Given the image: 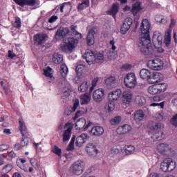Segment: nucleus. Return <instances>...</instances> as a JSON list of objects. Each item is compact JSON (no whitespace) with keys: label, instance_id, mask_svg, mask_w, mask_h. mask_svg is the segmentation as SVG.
Returning <instances> with one entry per match:
<instances>
[{"label":"nucleus","instance_id":"obj_1","mask_svg":"<svg viewBox=\"0 0 177 177\" xmlns=\"http://www.w3.org/2000/svg\"><path fill=\"white\" fill-rule=\"evenodd\" d=\"M163 128L164 125L160 122H153L148 125L149 133L153 135L152 138L155 140H161L162 139L164 135Z\"/></svg>","mask_w":177,"mask_h":177},{"label":"nucleus","instance_id":"obj_2","mask_svg":"<svg viewBox=\"0 0 177 177\" xmlns=\"http://www.w3.org/2000/svg\"><path fill=\"white\" fill-rule=\"evenodd\" d=\"M138 46L142 54L145 55V56H150V55H153L154 53V49H153L150 43V39L140 38Z\"/></svg>","mask_w":177,"mask_h":177},{"label":"nucleus","instance_id":"obj_3","mask_svg":"<svg viewBox=\"0 0 177 177\" xmlns=\"http://www.w3.org/2000/svg\"><path fill=\"white\" fill-rule=\"evenodd\" d=\"M77 45H78V39L68 37L61 44V50L65 53H71Z\"/></svg>","mask_w":177,"mask_h":177},{"label":"nucleus","instance_id":"obj_4","mask_svg":"<svg viewBox=\"0 0 177 177\" xmlns=\"http://www.w3.org/2000/svg\"><path fill=\"white\" fill-rule=\"evenodd\" d=\"M150 27L151 24L149 19H143L140 27V30L142 32V37L140 38L150 39Z\"/></svg>","mask_w":177,"mask_h":177},{"label":"nucleus","instance_id":"obj_5","mask_svg":"<svg viewBox=\"0 0 177 177\" xmlns=\"http://www.w3.org/2000/svg\"><path fill=\"white\" fill-rule=\"evenodd\" d=\"M124 84L127 88H135L138 82L136 81V75L133 73H129L124 79Z\"/></svg>","mask_w":177,"mask_h":177},{"label":"nucleus","instance_id":"obj_6","mask_svg":"<svg viewBox=\"0 0 177 177\" xmlns=\"http://www.w3.org/2000/svg\"><path fill=\"white\" fill-rule=\"evenodd\" d=\"M19 131L21 132L22 135V140L21 141V146L22 147H24V146H27L29 143L28 137L27 136V134L28 133V130H27V127H26V125L21 122V120L19 121Z\"/></svg>","mask_w":177,"mask_h":177},{"label":"nucleus","instance_id":"obj_7","mask_svg":"<svg viewBox=\"0 0 177 177\" xmlns=\"http://www.w3.org/2000/svg\"><path fill=\"white\" fill-rule=\"evenodd\" d=\"M84 165H85V162H84V161L77 160L71 165L70 171L74 175H81L84 171Z\"/></svg>","mask_w":177,"mask_h":177},{"label":"nucleus","instance_id":"obj_8","mask_svg":"<svg viewBox=\"0 0 177 177\" xmlns=\"http://www.w3.org/2000/svg\"><path fill=\"white\" fill-rule=\"evenodd\" d=\"M162 66H164V62L160 58L153 59L148 62V67L151 68V70H161Z\"/></svg>","mask_w":177,"mask_h":177},{"label":"nucleus","instance_id":"obj_9","mask_svg":"<svg viewBox=\"0 0 177 177\" xmlns=\"http://www.w3.org/2000/svg\"><path fill=\"white\" fill-rule=\"evenodd\" d=\"M64 129L65 130L62 135V142H64V143H68V140H70V138H71V131H73V127H71L70 123H66Z\"/></svg>","mask_w":177,"mask_h":177},{"label":"nucleus","instance_id":"obj_10","mask_svg":"<svg viewBox=\"0 0 177 177\" xmlns=\"http://www.w3.org/2000/svg\"><path fill=\"white\" fill-rule=\"evenodd\" d=\"M93 99L96 103H100L104 99V90L98 88L93 92Z\"/></svg>","mask_w":177,"mask_h":177},{"label":"nucleus","instance_id":"obj_11","mask_svg":"<svg viewBox=\"0 0 177 177\" xmlns=\"http://www.w3.org/2000/svg\"><path fill=\"white\" fill-rule=\"evenodd\" d=\"M152 42L155 48H160L162 45V35L158 32H154L152 37Z\"/></svg>","mask_w":177,"mask_h":177},{"label":"nucleus","instance_id":"obj_12","mask_svg":"<svg viewBox=\"0 0 177 177\" xmlns=\"http://www.w3.org/2000/svg\"><path fill=\"white\" fill-rule=\"evenodd\" d=\"M133 23V21L132 20L131 18H126L120 28L121 34H125L126 32H128Z\"/></svg>","mask_w":177,"mask_h":177},{"label":"nucleus","instance_id":"obj_13","mask_svg":"<svg viewBox=\"0 0 177 177\" xmlns=\"http://www.w3.org/2000/svg\"><path fill=\"white\" fill-rule=\"evenodd\" d=\"M133 99V93L129 90L124 91L122 93V103L124 104H129Z\"/></svg>","mask_w":177,"mask_h":177},{"label":"nucleus","instance_id":"obj_14","mask_svg":"<svg viewBox=\"0 0 177 177\" xmlns=\"http://www.w3.org/2000/svg\"><path fill=\"white\" fill-rule=\"evenodd\" d=\"M143 9L144 8L143 6L142 5V2L136 1L131 6V12L133 15L138 16V13L142 12Z\"/></svg>","mask_w":177,"mask_h":177},{"label":"nucleus","instance_id":"obj_15","mask_svg":"<svg viewBox=\"0 0 177 177\" xmlns=\"http://www.w3.org/2000/svg\"><path fill=\"white\" fill-rule=\"evenodd\" d=\"M83 57L88 64L91 65L95 63V54L91 50H87L84 54Z\"/></svg>","mask_w":177,"mask_h":177},{"label":"nucleus","instance_id":"obj_16","mask_svg":"<svg viewBox=\"0 0 177 177\" xmlns=\"http://www.w3.org/2000/svg\"><path fill=\"white\" fill-rule=\"evenodd\" d=\"M104 133V129L101 126H95L91 129V131H90V135L91 136H102Z\"/></svg>","mask_w":177,"mask_h":177},{"label":"nucleus","instance_id":"obj_17","mask_svg":"<svg viewBox=\"0 0 177 177\" xmlns=\"http://www.w3.org/2000/svg\"><path fill=\"white\" fill-rule=\"evenodd\" d=\"M14 2L19 6H34L37 3V0H14Z\"/></svg>","mask_w":177,"mask_h":177},{"label":"nucleus","instance_id":"obj_18","mask_svg":"<svg viewBox=\"0 0 177 177\" xmlns=\"http://www.w3.org/2000/svg\"><path fill=\"white\" fill-rule=\"evenodd\" d=\"M70 34V29L68 28L61 27L57 29L55 35L58 38H66Z\"/></svg>","mask_w":177,"mask_h":177},{"label":"nucleus","instance_id":"obj_19","mask_svg":"<svg viewBox=\"0 0 177 177\" xmlns=\"http://www.w3.org/2000/svg\"><path fill=\"white\" fill-rule=\"evenodd\" d=\"M48 37L46 34L39 33L34 36L33 39L36 45H42L45 42V39Z\"/></svg>","mask_w":177,"mask_h":177},{"label":"nucleus","instance_id":"obj_20","mask_svg":"<svg viewBox=\"0 0 177 177\" xmlns=\"http://www.w3.org/2000/svg\"><path fill=\"white\" fill-rule=\"evenodd\" d=\"M97 32L96 28H92L87 35V44L88 45H93L95 44V34Z\"/></svg>","mask_w":177,"mask_h":177},{"label":"nucleus","instance_id":"obj_21","mask_svg":"<svg viewBox=\"0 0 177 177\" xmlns=\"http://www.w3.org/2000/svg\"><path fill=\"white\" fill-rule=\"evenodd\" d=\"M122 92L121 91L120 89H117L114 91H112L111 93H109V98L110 102H117V100H118V99H120V97H121V95H122Z\"/></svg>","mask_w":177,"mask_h":177},{"label":"nucleus","instance_id":"obj_22","mask_svg":"<svg viewBox=\"0 0 177 177\" xmlns=\"http://www.w3.org/2000/svg\"><path fill=\"white\" fill-rule=\"evenodd\" d=\"M170 148L168 144L160 143L156 146V151L163 156L165 155L167 151Z\"/></svg>","mask_w":177,"mask_h":177},{"label":"nucleus","instance_id":"obj_23","mask_svg":"<svg viewBox=\"0 0 177 177\" xmlns=\"http://www.w3.org/2000/svg\"><path fill=\"white\" fill-rule=\"evenodd\" d=\"M105 84L108 89H113V88H115L118 85L117 79L113 76L109 77L105 80Z\"/></svg>","mask_w":177,"mask_h":177},{"label":"nucleus","instance_id":"obj_24","mask_svg":"<svg viewBox=\"0 0 177 177\" xmlns=\"http://www.w3.org/2000/svg\"><path fill=\"white\" fill-rule=\"evenodd\" d=\"M132 130V127L129 126V124H124L122 126H120L116 132L118 135H125V133H129Z\"/></svg>","mask_w":177,"mask_h":177},{"label":"nucleus","instance_id":"obj_25","mask_svg":"<svg viewBox=\"0 0 177 177\" xmlns=\"http://www.w3.org/2000/svg\"><path fill=\"white\" fill-rule=\"evenodd\" d=\"M148 82L149 84H157L160 82V73L158 72H151V75L148 77Z\"/></svg>","mask_w":177,"mask_h":177},{"label":"nucleus","instance_id":"obj_26","mask_svg":"<svg viewBox=\"0 0 177 177\" xmlns=\"http://www.w3.org/2000/svg\"><path fill=\"white\" fill-rule=\"evenodd\" d=\"M86 151L91 157H96V156H97V149L96 148V146L93 144H88L87 145Z\"/></svg>","mask_w":177,"mask_h":177},{"label":"nucleus","instance_id":"obj_27","mask_svg":"<svg viewBox=\"0 0 177 177\" xmlns=\"http://www.w3.org/2000/svg\"><path fill=\"white\" fill-rule=\"evenodd\" d=\"M88 139V134L86 133H82L80 136H77L76 138V145L78 146V147H81L84 143L86 142V140Z\"/></svg>","mask_w":177,"mask_h":177},{"label":"nucleus","instance_id":"obj_28","mask_svg":"<svg viewBox=\"0 0 177 177\" xmlns=\"http://www.w3.org/2000/svg\"><path fill=\"white\" fill-rule=\"evenodd\" d=\"M145 112L142 110H138L134 113V120L136 122H140L145 118Z\"/></svg>","mask_w":177,"mask_h":177},{"label":"nucleus","instance_id":"obj_29","mask_svg":"<svg viewBox=\"0 0 177 177\" xmlns=\"http://www.w3.org/2000/svg\"><path fill=\"white\" fill-rule=\"evenodd\" d=\"M78 107H80V100H75L73 103V106L71 109H66L64 114L66 115H70V114H71V113H74V111H75Z\"/></svg>","mask_w":177,"mask_h":177},{"label":"nucleus","instance_id":"obj_30","mask_svg":"<svg viewBox=\"0 0 177 177\" xmlns=\"http://www.w3.org/2000/svg\"><path fill=\"white\" fill-rule=\"evenodd\" d=\"M120 8V4L118 3H113L110 10L107 11L108 15L111 16L115 17V15L118 13V9Z\"/></svg>","mask_w":177,"mask_h":177},{"label":"nucleus","instance_id":"obj_31","mask_svg":"<svg viewBox=\"0 0 177 177\" xmlns=\"http://www.w3.org/2000/svg\"><path fill=\"white\" fill-rule=\"evenodd\" d=\"M81 104H89L91 102V93H86L80 96Z\"/></svg>","mask_w":177,"mask_h":177},{"label":"nucleus","instance_id":"obj_32","mask_svg":"<svg viewBox=\"0 0 177 177\" xmlns=\"http://www.w3.org/2000/svg\"><path fill=\"white\" fill-rule=\"evenodd\" d=\"M151 75V71L146 68H142L140 71V76L142 80H149V77Z\"/></svg>","mask_w":177,"mask_h":177},{"label":"nucleus","instance_id":"obj_33","mask_svg":"<svg viewBox=\"0 0 177 177\" xmlns=\"http://www.w3.org/2000/svg\"><path fill=\"white\" fill-rule=\"evenodd\" d=\"M70 28L71 31L69 35H73L79 39H81V38H82V35L77 31V26L71 25Z\"/></svg>","mask_w":177,"mask_h":177},{"label":"nucleus","instance_id":"obj_34","mask_svg":"<svg viewBox=\"0 0 177 177\" xmlns=\"http://www.w3.org/2000/svg\"><path fill=\"white\" fill-rule=\"evenodd\" d=\"M85 125H86V120L85 118H80L76 122L75 127L76 129L81 131V129L85 128Z\"/></svg>","mask_w":177,"mask_h":177},{"label":"nucleus","instance_id":"obj_35","mask_svg":"<svg viewBox=\"0 0 177 177\" xmlns=\"http://www.w3.org/2000/svg\"><path fill=\"white\" fill-rule=\"evenodd\" d=\"M94 63H103V62H104V54H103V53H96L94 54Z\"/></svg>","mask_w":177,"mask_h":177},{"label":"nucleus","instance_id":"obj_36","mask_svg":"<svg viewBox=\"0 0 177 177\" xmlns=\"http://www.w3.org/2000/svg\"><path fill=\"white\" fill-rule=\"evenodd\" d=\"M168 159V165H167V168H168V172H172L175 168H176V162L174 161L171 158H167Z\"/></svg>","mask_w":177,"mask_h":177},{"label":"nucleus","instance_id":"obj_37","mask_svg":"<svg viewBox=\"0 0 177 177\" xmlns=\"http://www.w3.org/2000/svg\"><path fill=\"white\" fill-rule=\"evenodd\" d=\"M115 109V102L114 101L109 100V102L105 105V110L110 113V111H113Z\"/></svg>","mask_w":177,"mask_h":177},{"label":"nucleus","instance_id":"obj_38","mask_svg":"<svg viewBox=\"0 0 177 177\" xmlns=\"http://www.w3.org/2000/svg\"><path fill=\"white\" fill-rule=\"evenodd\" d=\"M135 152V147L133 145H126L124 147V153L127 156L133 154Z\"/></svg>","mask_w":177,"mask_h":177},{"label":"nucleus","instance_id":"obj_39","mask_svg":"<svg viewBox=\"0 0 177 177\" xmlns=\"http://www.w3.org/2000/svg\"><path fill=\"white\" fill-rule=\"evenodd\" d=\"M136 103L142 107V106H145V104H146V99L143 96H137L136 97Z\"/></svg>","mask_w":177,"mask_h":177},{"label":"nucleus","instance_id":"obj_40","mask_svg":"<svg viewBox=\"0 0 177 177\" xmlns=\"http://www.w3.org/2000/svg\"><path fill=\"white\" fill-rule=\"evenodd\" d=\"M88 88H89V82H83L79 86L78 91L79 92H86V91H88Z\"/></svg>","mask_w":177,"mask_h":177},{"label":"nucleus","instance_id":"obj_41","mask_svg":"<svg viewBox=\"0 0 177 177\" xmlns=\"http://www.w3.org/2000/svg\"><path fill=\"white\" fill-rule=\"evenodd\" d=\"M60 74L64 78L67 77V74H68V68H67L66 64L61 65Z\"/></svg>","mask_w":177,"mask_h":177},{"label":"nucleus","instance_id":"obj_42","mask_svg":"<svg viewBox=\"0 0 177 177\" xmlns=\"http://www.w3.org/2000/svg\"><path fill=\"white\" fill-rule=\"evenodd\" d=\"M148 92L150 95H157V93H160L157 84L149 86L148 88Z\"/></svg>","mask_w":177,"mask_h":177},{"label":"nucleus","instance_id":"obj_43","mask_svg":"<svg viewBox=\"0 0 177 177\" xmlns=\"http://www.w3.org/2000/svg\"><path fill=\"white\" fill-rule=\"evenodd\" d=\"M89 6V0H83L82 3L77 6L78 10H84V9Z\"/></svg>","mask_w":177,"mask_h":177},{"label":"nucleus","instance_id":"obj_44","mask_svg":"<svg viewBox=\"0 0 177 177\" xmlns=\"http://www.w3.org/2000/svg\"><path fill=\"white\" fill-rule=\"evenodd\" d=\"M53 62L55 63V64H60L62 62H63V55L60 54H57L53 56Z\"/></svg>","mask_w":177,"mask_h":177},{"label":"nucleus","instance_id":"obj_45","mask_svg":"<svg viewBox=\"0 0 177 177\" xmlns=\"http://www.w3.org/2000/svg\"><path fill=\"white\" fill-rule=\"evenodd\" d=\"M86 67L84 64H79L75 68V71L78 75H82L84 70H86Z\"/></svg>","mask_w":177,"mask_h":177},{"label":"nucleus","instance_id":"obj_46","mask_svg":"<svg viewBox=\"0 0 177 177\" xmlns=\"http://www.w3.org/2000/svg\"><path fill=\"white\" fill-rule=\"evenodd\" d=\"M160 169H162L163 172H168V158L165 159L163 162H162L160 165Z\"/></svg>","mask_w":177,"mask_h":177},{"label":"nucleus","instance_id":"obj_47","mask_svg":"<svg viewBox=\"0 0 177 177\" xmlns=\"http://www.w3.org/2000/svg\"><path fill=\"white\" fill-rule=\"evenodd\" d=\"M30 164L32 167H34V168H36L37 169H39V168H41V163L39 162V161H38V160L35 158L30 159Z\"/></svg>","mask_w":177,"mask_h":177},{"label":"nucleus","instance_id":"obj_48","mask_svg":"<svg viewBox=\"0 0 177 177\" xmlns=\"http://www.w3.org/2000/svg\"><path fill=\"white\" fill-rule=\"evenodd\" d=\"M121 116H115L113 118L111 119L110 124L111 125H118L121 122Z\"/></svg>","mask_w":177,"mask_h":177},{"label":"nucleus","instance_id":"obj_49","mask_svg":"<svg viewBox=\"0 0 177 177\" xmlns=\"http://www.w3.org/2000/svg\"><path fill=\"white\" fill-rule=\"evenodd\" d=\"M166 46H169L171 45V32H167L165 36L164 41Z\"/></svg>","mask_w":177,"mask_h":177},{"label":"nucleus","instance_id":"obj_50","mask_svg":"<svg viewBox=\"0 0 177 177\" xmlns=\"http://www.w3.org/2000/svg\"><path fill=\"white\" fill-rule=\"evenodd\" d=\"M107 57L109 60H114L117 59V52L109 50V53H107Z\"/></svg>","mask_w":177,"mask_h":177},{"label":"nucleus","instance_id":"obj_51","mask_svg":"<svg viewBox=\"0 0 177 177\" xmlns=\"http://www.w3.org/2000/svg\"><path fill=\"white\" fill-rule=\"evenodd\" d=\"M156 85L158 86V91L159 93L165 92L167 91V84L165 83H162Z\"/></svg>","mask_w":177,"mask_h":177},{"label":"nucleus","instance_id":"obj_52","mask_svg":"<svg viewBox=\"0 0 177 177\" xmlns=\"http://www.w3.org/2000/svg\"><path fill=\"white\" fill-rule=\"evenodd\" d=\"M12 169H13V166L10 164H8L3 166L2 169V172L3 174H9V172H10Z\"/></svg>","mask_w":177,"mask_h":177},{"label":"nucleus","instance_id":"obj_53","mask_svg":"<svg viewBox=\"0 0 177 177\" xmlns=\"http://www.w3.org/2000/svg\"><path fill=\"white\" fill-rule=\"evenodd\" d=\"M12 26L15 27V28H20L21 27V20L19 17L15 18V23L12 24Z\"/></svg>","mask_w":177,"mask_h":177},{"label":"nucleus","instance_id":"obj_54","mask_svg":"<svg viewBox=\"0 0 177 177\" xmlns=\"http://www.w3.org/2000/svg\"><path fill=\"white\" fill-rule=\"evenodd\" d=\"M52 68L50 67H48L46 69L44 70V74L46 77H48L49 78H52Z\"/></svg>","mask_w":177,"mask_h":177},{"label":"nucleus","instance_id":"obj_55","mask_svg":"<svg viewBox=\"0 0 177 177\" xmlns=\"http://www.w3.org/2000/svg\"><path fill=\"white\" fill-rule=\"evenodd\" d=\"M59 19V17L57 15H52L48 20V23H50V24H53V23H55V21H57Z\"/></svg>","mask_w":177,"mask_h":177},{"label":"nucleus","instance_id":"obj_56","mask_svg":"<svg viewBox=\"0 0 177 177\" xmlns=\"http://www.w3.org/2000/svg\"><path fill=\"white\" fill-rule=\"evenodd\" d=\"M99 81V79L95 78L91 83L92 86L90 88V93L93 92V91L95 89V86L97 85V82Z\"/></svg>","mask_w":177,"mask_h":177},{"label":"nucleus","instance_id":"obj_57","mask_svg":"<svg viewBox=\"0 0 177 177\" xmlns=\"http://www.w3.org/2000/svg\"><path fill=\"white\" fill-rule=\"evenodd\" d=\"M171 125H174V127H177V113L172 117L170 121Z\"/></svg>","mask_w":177,"mask_h":177},{"label":"nucleus","instance_id":"obj_58","mask_svg":"<svg viewBox=\"0 0 177 177\" xmlns=\"http://www.w3.org/2000/svg\"><path fill=\"white\" fill-rule=\"evenodd\" d=\"M53 153H55V154H57V156H59L60 157V156H62V149L57 147V146H55Z\"/></svg>","mask_w":177,"mask_h":177},{"label":"nucleus","instance_id":"obj_59","mask_svg":"<svg viewBox=\"0 0 177 177\" xmlns=\"http://www.w3.org/2000/svg\"><path fill=\"white\" fill-rule=\"evenodd\" d=\"M155 118H156V121H158V122H160V121H162V120H164V117L162 116V114H161L160 113H157L156 114Z\"/></svg>","mask_w":177,"mask_h":177},{"label":"nucleus","instance_id":"obj_60","mask_svg":"<svg viewBox=\"0 0 177 177\" xmlns=\"http://www.w3.org/2000/svg\"><path fill=\"white\" fill-rule=\"evenodd\" d=\"M151 106L152 107H156L158 106V107H160L161 109H164V102H162L160 103L153 102V103L151 104Z\"/></svg>","mask_w":177,"mask_h":177},{"label":"nucleus","instance_id":"obj_61","mask_svg":"<svg viewBox=\"0 0 177 177\" xmlns=\"http://www.w3.org/2000/svg\"><path fill=\"white\" fill-rule=\"evenodd\" d=\"M9 149V145L6 144H3L0 145V153L2 151H5V150H8Z\"/></svg>","mask_w":177,"mask_h":177},{"label":"nucleus","instance_id":"obj_62","mask_svg":"<svg viewBox=\"0 0 177 177\" xmlns=\"http://www.w3.org/2000/svg\"><path fill=\"white\" fill-rule=\"evenodd\" d=\"M122 68L124 70H127V71H129V70H131L132 68V65L131 64H124L122 66Z\"/></svg>","mask_w":177,"mask_h":177},{"label":"nucleus","instance_id":"obj_63","mask_svg":"<svg viewBox=\"0 0 177 177\" xmlns=\"http://www.w3.org/2000/svg\"><path fill=\"white\" fill-rule=\"evenodd\" d=\"M67 5H70V2H67V3H63L60 8H59V10L61 12V13H63L64 12V7Z\"/></svg>","mask_w":177,"mask_h":177},{"label":"nucleus","instance_id":"obj_64","mask_svg":"<svg viewBox=\"0 0 177 177\" xmlns=\"http://www.w3.org/2000/svg\"><path fill=\"white\" fill-rule=\"evenodd\" d=\"M8 57H10V59H15V57H16V54L10 50H8Z\"/></svg>","mask_w":177,"mask_h":177}]
</instances>
